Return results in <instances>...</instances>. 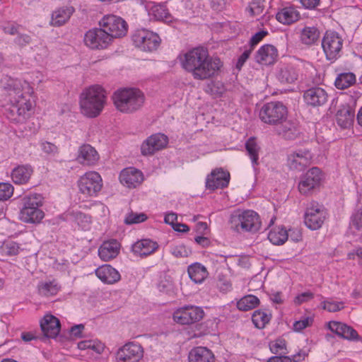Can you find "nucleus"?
<instances>
[{
  "label": "nucleus",
  "instance_id": "f257e3e1",
  "mask_svg": "<svg viewBox=\"0 0 362 362\" xmlns=\"http://www.w3.org/2000/svg\"><path fill=\"white\" fill-rule=\"evenodd\" d=\"M0 84L6 91L9 104L6 113L7 118L14 123L25 122L32 115L35 105L31 100L33 87L25 81L8 76L1 79Z\"/></svg>",
  "mask_w": 362,
  "mask_h": 362
},
{
  "label": "nucleus",
  "instance_id": "f03ea898",
  "mask_svg": "<svg viewBox=\"0 0 362 362\" xmlns=\"http://www.w3.org/2000/svg\"><path fill=\"white\" fill-rule=\"evenodd\" d=\"M180 63L194 79L200 81L214 77L222 66L221 60L211 57L204 47H194L180 54Z\"/></svg>",
  "mask_w": 362,
  "mask_h": 362
},
{
  "label": "nucleus",
  "instance_id": "7ed1b4c3",
  "mask_svg": "<svg viewBox=\"0 0 362 362\" xmlns=\"http://www.w3.org/2000/svg\"><path fill=\"white\" fill-rule=\"evenodd\" d=\"M107 103V93L100 85L90 86L83 90L79 96L81 113L87 117H98Z\"/></svg>",
  "mask_w": 362,
  "mask_h": 362
},
{
  "label": "nucleus",
  "instance_id": "20e7f679",
  "mask_svg": "<svg viewBox=\"0 0 362 362\" xmlns=\"http://www.w3.org/2000/svg\"><path fill=\"white\" fill-rule=\"evenodd\" d=\"M145 95L139 88H125L117 90L112 95L116 109L122 113L132 114L141 110L145 103Z\"/></svg>",
  "mask_w": 362,
  "mask_h": 362
},
{
  "label": "nucleus",
  "instance_id": "39448f33",
  "mask_svg": "<svg viewBox=\"0 0 362 362\" xmlns=\"http://www.w3.org/2000/svg\"><path fill=\"white\" fill-rule=\"evenodd\" d=\"M43 197L40 194L32 193L24 196L22 208L20 210L19 218L25 223H39L45 216L41 209L43 204Z\"/></svg>",
  "mask_w": 362,
  "mask_h": 362
},
{
  "label": "nucleus",
  "instance_id": "423d86ee",
  "mask_svg": "<svg viewBox=\"0 0 362 362\" xmlns=\"http://www.w3.org/2000/svg\"><path fill=\"white\" fill-rule=\"evenodd\" d=\"M230 223L232 228L237 231L257 232L261 226L259 215L254 211L246 210L231 214Z\"/></svg>",
  "mask_w": 362,
  "mask_h": 362
},
{
  "label": "nucleus",
  "instance_id": "0eeeda50",
  "mask_svg": "<svg viewBox=\"0 0 362 362\" xmlns=\"http://www.w3.org/2000/svg\"><path fill=\"white\" fill-rule=\"evenodd\" d=\"M79 192L86 198L95 197L103 187V179L95 171H88L78 180Z\"/></svg>",
  "mask_w": 362,
  "mask_h": 362
},
{
  "label": "nucleus",
  "instance_id": "6e6552de",
  "mask_svg": "<svg viewBox=\"0 0 362 362\" xmlns=\"http://www.w3.org/2000/svg\"><path fill=\"white\" fill-rule=\"evenodd\" d=\"M287 116V108L280 102H270L264 105L259 111L260 119L269 124L279 125Z\"/></svg>",
  "mask_w": 362,
  "mask_h": 362
},
{
  "label": "nucleus",
  "instance_id": "1a4fd4ad",
  "mask_svg": "<svg viewBox=\"0 0 362 362\" xmlns=\"http://www.w3.org/2000/svg\"><path fill=\"white\" fill-rule=\"evenodd\" d=\"M100 26L103 28L110 38H119L127 33V23L119 16L106 15L100 21Z\"/></svg>",
  "mask_w": 362,
  "mask_h": 362
},
{
  "label": "nucleus",
  "instance_id": "9d476101",
  "mask_svg": "<svg viewBox=\"0 0 362 362\" xmlns=\"http://www.w3.org/2000/svg\"><path fill=\"white\" fill-rule=\"evenodd\" d=\"M342 45L343 40L339 33L331 30L325 33L322 40V47L328 60H336L340 56Z\"/></svg>",
  "mask_w": 362,
  "mask_h": 362
},
{
  "label": "nucleus",
  "instance_id": "9b49d317",
  "mask_svg": "<svg viewBox=\"0 0 362 362\" xmlns=\"http://www.w3.org/2000/svg\"><path fill=\"white\" fill-rule=\"evenodd\" d=\"M132 40L136 47L146 52L156 50L160 42L159 36L148 30L141 29L135 31Z\"/></svg>",
  "mask_w": 362,
  "mask_h": 362
},
{
  "label": "nucleus",
  "instance_id": "f8f14e48",
  "mask_svg": "<svg viewBox=\"0 0 362 362\" xmlns=\"http://www.w3.org/2000/svg\"><path fill=\"white\" fill-rule=\"evenodd\" d=\"M322 174L318 168H312L300 177L298 191L301 194L308 195L317 189L322 182Z\"/></svg>",
  "mask_w": 362,
  "mask_h": 362
},
{
  "label": "nucleus",
  "instance_id": "ddd939ff",
  "mask_svg": "<svg viewBox=\"0 0 362 362\" xmlns=\"http://www.w3.org/2000/svg\"><path fill=\"white\" fill-rule=\"evenodd\" d=\"M144 348L137 342L126 343L116 352V362H140L144 357Z\"/></svg>",
  "mask_w": 362,
  "mask_h": 362
},
{
  "label": "nucleus",
  "instance_id": "4468645a",
  "mask_svg": "<svg viewBox=\"0 0 362 362\" xmlns=\"http://www.w3.org/2000/svg\"><path fill=\"white\" fill-rule=\"evenodd\" d=\"M308 66H310L308 62L297 59L293 63L283 65L277 74V78L281 83H293L301 74V69Z\"/></svg>",
  "mask_w": 362,
  "mask_h": 362
},
{
  "label": "nucleus",
  "instance_id": "2eb2a0df",
  "mask_svg": "<svg viewBox=\"0 0 362 362\" xmlns=\"http://www.w3.org/2000/svg\"><path fill=\"white\" fill-rule=\"evenodd\" d=\"M204 312L201 307L187 305L180 308L173 313V320L180 325H190L203 319Z\"/></svg>",
  "mask_w": 362,
  "mask_h": 362
},
{
  "label": "nucleus",
  "instance_id": "dca6fc26",
  "mask_svg": "<svg viewBox=\"0 0 362 362\" xmlns=\"http://www.w3.org/2000/svg\"><path fill=\"white\" fill-rule=\"evenodd\" d=\"M326 215L327 213L323 206L317 202H311L305 214V224L311 230L319 229L322 226Z\"/></svg>",
  "mask_w": 362,
  "mask_h": 362
},
{
  "label": "nucleus",
  "instance_id": "f3484780",
  "mask_svg": "<svg viewBox=\"0 0 362 362\" xmlns=\"http://www.w3.org/2000/svg\"><path fill=\"white\" fill-rule=\"evenodd\" d=\"M112 41L106 31L101 27L100 28L88 30L84 37L86 45L93 49H105L112 44Z\"/></svg>",
  "mask_w": 362,
  "mask_h": 362
},
{
  "label": "nucleus",
  "instance_id": "a211bd4d",
  "mask_svg": "<svg viewBox=\"0 0 362 362\" xmlns=\"http://www.w3.org/2000/svg\"><path fill=\"white\" fill-rule=\"evenodd\" d=\"M313 154L308 149L291 151L287 156V166L290 170L302 171L310 165Z\"/></svg>",
  "mask_w": 362,
  "mask_h": 362
},
{
  "label": "nucleus",
  "instance_id": "6ab92c4d",
  "mask_svg": "<svg viewBox=\"0 0 362 362\" xmlns=\"http://www.w3.org/2000/svg\"><path fill=\"white\" fill-rule=\"evenodd\" d=\"M168 138L163 134L158 133L148 136L141 146V152L144 156H151L168 145Z\"/></svg>",
  "mask_w": 362,
  "mask_h": 362
},
{
  "label": "nucleus",
  "instance_id": "aec40b11",
  "mask_svg": "<svg viewBox=\"0 0 362 362\" xmlns=\"http://www.w3.org/2000/svg\"><path fill=\"white\" fill-rule=\"evenodd\" d=\"M230 181V174L223 169H216L211 172L206 177V187L214 190L227 187Z\"/></svg>",
  "mask_w": 362,
  "mask_h": 362
},
{
  "label": "nucleus",
  "instance_id": "412c9836",
  "mask_svg": "<svg viewBox=\"0 0 362 362\" xmlns=\"http://www.w3.org/2000/svg\"><path fill=\"white\" fill-rule=\"evenodd\" d=\"M100 159V156L94 147L90 144H83L78 149L77 161L87 166L96 165Z\"/></svg>",
  "mask_w": 362,
  "mask_h": 362
},
{
  "label": "nucleus",
  "instance_id": "4be33fe9",
  "mask_svg": "<svg viewBox=\"0 0 362 362\" xmlns=\"http://www.w3.org/2000/svg\"><path fill=\"white\" fill-rule=\"evenodd\" d=\"M119 180L123 185L129 188H136L144 181V175L141 171L134 168H127L120 173Z\"/></svg>",
  "mask_w": 362,
  "mask_h": 362
},
{
  "label": "nucleus",
  "instance_id": "5701e85b",
  "mask_svg": "<svg viewBox=\"0 0 362 362\" xmlns=\"http://www.w3.org/2000/svg\"><path fill=\"white\" fill-rule=\"evenodd\" d=\"M303 98L308 105L318 107L326 103L328 95L322 88L313 87L305 91Z\"/></svg>",
  "mask_w": 362,
  "mask_h": 362
},
{
  "label": "nucleus",
  "instance_id": "b1692460",
  "mask_svg": "<svg viewBox=\"0 0 362 362\" xmlns=\"http://www.w3.org/2000/svg\"><path fill=\"white\" fill-rule=\"evenodd\" d=\"M278 50L272 45H262L255 54V61L263 65L273 64L278 58Z\"/></svg>",
  "mask_w": 362,
  "mask_h": 362
},
{
  "label": "nucleus",
  "instance_id": "393cba45",
  "mask_svg": "<svg viewBox=\"0 0 362 362\" xmlns=\"http://www.w3.org/2000/svg\"><path fill=\"white\" fill-rule=\"evenodd\" d=\"M41 329L47 337L55 338L60 332L59 320L51 314H46L40 320Z\"/></svg>",
  "mask_w": 362,
  "mask_h": 362
},
{
  "label": "nucleus",
  "instance_id": "a878e982",
  "mask_svg": "<svg viewBox=\"0 0 362 362\" xmlns=\"http://www.w3.org/2000/svg\"><path fill=\"white\" fill-rule=\"evenodd\" d=\"M328 329L344 339L348 340H357L359 336L357 332L351 327L340 322L331 321L327 325Z\"/></svg>",
  "mask_w": 362,
  "mask_h": 362
},
{
  "label": "nucleus",
  "instance_id": "bb28decb",
  "mask_svg": "<svg viewBox=\"0 0 362 362\" xmlns=\"http://www.w3.org/2000/svg\"><path fill=\"white\" fill-rule=\"evenodd\" d=\"M75 12L72 6H64L55 9L51 16L49 24L54 27H60L66 24Z\"/></svg>",
  "mask_w": 362,
  "mask_h": 362
},
{
  "label": "nucleus",
  "instance_id": "cd10ccee",
  "mask_svg": "<svg viewBox=\"0 0 362 362\" xmlns=\"http://www.w3.org/2000/svg\"><path fill=\"white\" fill-rule=\"evenodd\" d=\"M97 277L104 284H113L120 280L119 272L110 264H104L95 270Z\"/></svg>",
  "mask_w": 362,
  "mask_h": 362
},
{
  "label": "nucleus",
  "instance_id": "c85d7f7f",
  "mask_svg": "<svg viewBox=\"0 0 362 362\" xmlns=\"http://www.w3.org/2000/svg\"><path fill=\"white\" fill-rule=\"evenodd\" d=\"M158 244L151 239H142L136 242L132 247L133 253L138 257H146L154 253Z\"/></svg>",
  "mask_w": 362,
  "mask_h": 362
},
{
  "label": "nucleus",
  "instance_id": "c756f323",
  "mask_svg": "<svg viewBox=\"0 0 362 362\" xmlns=\"http://www.w3.org/2000/svg\"><path fill=\"white\" fill-rule=\"evenodd\" d=\"M119 247V243L115 240L105 241L99 247L98 255L103 261H110L117 256Z\"/></svg>",
  "mask_w": 362,
  "mask_h": 362
},
{
  "label": "nucleus",
  "instance_id": "7c9ffc66",
  "mask_svg": "<svg viewBox=\"0 0 362 362\" xmlns=\"http://www.w3.org/2000/svg\"><path fill=\"white\" fill-rule=\"evenodd\" d=\"M33 173L30 165H21L16 167L11 172V179L16 185H24L28 182Z\"/></svg>",
  "mask_w": 362,
  "mask_h": 362
},
{
  "label": "nucleus",
  "instance_id": "2f4dec72",
  "mask_svg": "<svg viewBox=\"0 0 362 362\" xmlns=\"http://www.w3.org/2000/svg\"><path fill=\"white\" fill-rule=\"evenodd\" d=\"M276 18L284 25H291L299 20L300 13L294 6H286L279 10Z\"/></svg>",
  "mask_w": 362,
  "mask_h": 362
},
{
  "label": "nucleus",
  "instance_id": "473e14b6",
  "mask_svg": "<svg viewBox=\"0 0 362 362\" xmlns=\"http://www.w3.org/2000/svg\"><path fill=\"white\" fill-rule=\"evenodd\" d=\"M188 359L189 362H215L212 351L203 346L192 349L189 353Z\"/></svg>",
  "mask_w": 362,
  "mask_h": 362
},
{
  "label": "nucleus",
  "instance_id": "72a5a7b5",
  "mask_svg": "<svg viewBox=\"0 0 362 362\" xmlns=\"http://www.w3.org/2000/svg\"><path fill=\"white\" fill-rule=\"evenodd\" d=\"M62 286L56 279H46L39 282L37 291L44 297L56 296L61 290Z\"/></svg>",
  "mask_w": 362,
  "mask_h": 362
},
{
  "label": "nucleus",
  "instance_id": "f704fd0d",
  "mask_svg": "<svg viewBox=\"0 0 362 362\" xmlns=\"http://www.w3.org/2000/svg\"><path fill=\"white\" fill-rule=\"evenodd\" d=\"M276 131L279 135L288 140L295 139L300 134L297 125L286 119L277 126Z\"/></svg>",
  "mask_w": 362,
  "mask_h": 362
},
{
  "label": "nucleus",
  "instance_id": "c9c22d12",
  "mask_svg": "<svg viewBox=\"0 0 362 362\" xmlns=\"http://www.w3.org/2000/svg\"><path fill=\"white\" fill-rule=\"evenodd\" d=\"M355 111L349 105L341 107L337 111L336 119L337 124L342 128L349 127L354 118Z\"/></svg>",
  "mask_w": 362,
  "mask_h": 362
},
{
  "label": "nucleus",
  "instance_id": "e433bc0d",
  "mask_svg": "<svg viewBox=\"0 0 362 362\" xmlns=\"http://www.w3.org/2000/svg\"><path fill=\"white\" fill-rule=\"evenodd\" d=\"M269 240L275 245H281L288 239V232L282 226L272 227L267 235Z\"/></svg>",
  "mask_w": 362,
  "mask_h": 362
},
{
  "label": "nucleus",
  "instance_id": "4c0bfd02",
  "mask_svg": "<svg viewBox=\"0 0 362 362\" xmlns=\"http://www.w3.org/2000/svg\"><path fill=\"white\" fill-rule=\"evenodd\" d=\"M299 37L303 45L310 46L318 41L320 31L315 26H305L300 30Z\"/></svg>",
  "mask_w": 362,
  "mask_h": 362
},
{
  "label": "nucleus",
  "instance_id": "58836bf2",
  "mask_svg": "<svg viewBox=\"0 0 362 362\" xmlns=\"http://www.w3.org/2000/svg\"><path fill=\"white\" fill-rule=\"evenodd\" d=\"M187 272L189 278L196 284H202L208 276L206 267L198 262L189 265Z\"/></svg>",
  "mask_w": 362,
  "mask_h": 362
},
{
  "label": "nucleus",
  "instance_id": "ea45409f",
  "mask_svg": "<svg viewBox=\"0 0 362 362\" xmlns=\"http://www.w3.org/2000/svg\"><path fill=\"white\" fill-rule=\"evenodd\" d=\"M245 148L253 167L259 165V153L260 147L253 137L250 138L245 143Z\"/></svg>",
  "mask_w": 362,
  "mask_h": 362
},
{
  "label": "nucleus",
  "instance_id": "a19ab883",
  "mask_svg": "<svg viewBox=\"0 0 362 362\" xmlns=\"http://www.w3.org/2000/svg\"><path fill=\"white\" fill-rule=\"evenodd\" d=\"M259 304V298L254 295H247L241 298L237 303V308L242 311H247L255 308Z\"/></svg>",
  "mask_w": 362,
  "mask_h": 362
},
{
  "label": "nucleus",
  "instance_id": "79ce46f5",
  "mask_svg": "<svg viewBox=\"0 0 362 362\" xmlns=\"http://www.w3.org/2000/svg\"><path fill=\"white\" fill-rule=\"evenodd\" d=\"M356 83V76L351 72L341 73L337 77L334 84L338 89L347 88Z\"/></svg>",
  "mask_w": 362,
  "mask_h": 362
},
{
  "label": "nucleus",
  "instance_id": "37998d69",
  "mask_svg": "<svg viewBox=\"0 0 362 362\" xmlns=\"http://www.w3.org/2000/svg\"><path fill=\"white\" fill-rule=\"evenodd\" d=\"M105 344L98 339H88L78 343L80 350H92L96 354H101L105 349Z\"/></svg>",
  "mask_w": 362,
  "mask_h": 362
},
{
  "label": "nucleus",
  "instance_id": "c03bdc74",
  "mask_svg": "<svg viewBox=\"0 0 362 362\" xmlns=\"http://www.w3.org/2000/svg\"><path fill=\"white\" fill-rule=\"evenodd\" d=\"M20 245L13 241H5L0 247V253L3 257L16 256L21 251Z\"/></svg>",
  "mask_w": 362,
  "mask_h": 362
},
{
  "label": "nucleus",
  "instance_id": "a18cd8bd",
  "mask_svg": "<svg viewBox=\"0 0 362 362\" xmlns=\"http://www.w3.org/2000/svg\"><path fill=\"white\" fill-rule=\"evenodd\" d=\"M271 317L270 313L257 310L254 312L252 320L256 327L262 329L269 322Z\"/></svg>",
  "mask_w": 362,
  "mask_h": 362
},
{
  "label": "nucleus",
  "instance_id": "49530a36",
  "mask_svg": "<svg viewBox=\"0 0 362 362\" xmlns=\"http://www.w3.org/2000/svg\"><path fill=\"white\" fill-rule=\"evenodd\" d=\"M349 229L354 235H362V207L352 215Z\"/></svg>",
  "mask_w": 362,
  "mask_h": 362
},
{
  "label": "nucleus",
  "instance_id": "de8ad7c7",
  "mask_svg": "<svg viewBox=\"0 0 362 362\" xmlns=\"http://www.w3.org/2000/svg\"><path fill=\"white\" fill-rule=\"evenodd\" d=\"M305 352H299L297 354H294L291 356H272L270 357L267 362H300L303 361L305 358Z\"/></svg>",
  "mask_w": 362,
  "mask_h": 362
},
{
  "label": "nucleus",
  "instance_id": "09e8293b",
  "mask_svg": "<svg viewBox=\"0 0 362 362\" xmlns=\"http://www.w3.org/2000/svg\"><path fill=\"white\" fill-rule=\"evenodd\" d=\"M74 220L77 225L84 230H87L90 227L91 218L87 214L79 211L74 212L73 214Z\"/></svg>",
  "mask_w": 362,
  "mask_h": 362
},
{
  "label": "nucleus",
  "instance_id": "8fccbe9b",
  "mask_svg": "<svg viewBox=\"0 0 362 362\" xmlns=\"http://www.w3.org/2000/svg\"><path fill=\"white\" fill-rule=\"evenodd\" d=\"M322 308L330 313L340 311L344 308L343 301H336L332 298L324 300L321 303Z\"/></svg>",
  "mask_w": 362,
  "mask_h": 362
},
{
  "label": "nucleus",
  "instance_id": "3c124183",
  "mask_svg": "<svg viewBox=\"0 0 362 362\" xmlns=\"http://www.w3.org/2000/svg\"><path fill=\"white\" fill-rule=\"evenodd\" d=\"M269 349L274 354H286V341L284 339L278 338L269 343Z\"/></svg>",
  "mask_w": 362,
  "mask_h": 362
},
{
  "label": "nucleus",
  "instance_id": "603ef678",
  "mask_svg": "<svg viewBox=\"0 0 362 362\" xmlns=\"http://www.w3.org/2000/svg\"><path fill=\"white\" fill-rule=\"evenodd\" d=\"M40 150L49 157H54L59 153V148L54 144L41 140L39 142Z\"/></svg>",
  "mask_w": 362,
  "mask_h": 362
},
{
  "label": "nucleus",
  "instance_id": "864d4df0",
  "mask_svg": "<svg viewBox=\"0 0 362 362\" xmlns=\"http://www.w3.org/2000/svg\"><path fill=\"white\" fill-rule=\"evenodd\" d=\"M313 323V317L310 316H303L299 320H296L293 324V329L299 332L304 329L310 327Z\"/></svg>",
  "mask_w": 362,
  "mask_h": 362
},
{
  "label": "nucleus",
  "instance_id": "5fc2aeb1",
  "mask_svg": "<svg viewBox=\"0 0 362 362\" xmlns=\"http://www.w3.org/2000/svg\"><path fill=\"white\" fill-rule=\"evenodd\" d=\"M147 219V216L144 213H134L129 212L126 215L124 223L126 224H135L145 221Z\"/></svg>",
  "mask_w": 362,
  "mask_h": 362
},
{
  "label": "nucleus",
  "instance_id": "6e6d98bb",
  "mask_svg": "<svg viewBox=\"0 0 362 362\" xmlns=\"http://www.w3.org/2000/svg\"><path fill=\"white\" fill-rule=\"evenodd\" d=\"M170 252L174 257L181 258L188 257L192 253V251L185 245L179 244L173 246L170 249Z\"/></svg>",
  "mask_w": 362,
  "mask_h": 362
},
{
  "label": "nucleus",
  "instance_id": "4d7b16f0",
  "mask_svg": "<svg viewBox=\"0 0 362 362\" xmlns=\"http://www.w3.org/2000/svg\"><path fill=\"white\" fill-rule=\"evenodd\" d=\"M14 188L13 185L8 182L0 183V200H7L13 194Z\"/></svg>",
  "mask_w": 362,
  "mask_h": 362
},
{
  "label": "nucleus",
  "instance_id": "13d9d810",
  "mask_svg": "<svg viewBox=\"0 0 362 362\" xmlns=\"http://www.w3.org/2000/svg\"><path fill=\"white\" fill-rule=\"evenodd\" d=\"M263 6L259 2H251L246 8L250 16L257 17L263 12Z\"/></svg>",
  "mask_w": 362,
  "mask_h": 362
},
{
  "label": "nucleus",
  "instance_id": "bf43d9fd",
  "mask_svg": "<svg viewBox=\"0 0 362 362\" xmlns=\"http://www.w3.org/2000/svg\"><path fill=\"white\" fill-rule=\"evenodd\" d=\"M314 298V293L310 291H306L297 295L293 299L296 305H300L306 303Z\"/></svg>",
  "mask_w": 362,
  "mask_h": 362
},
{
  "label": "nucleus",
  "instance_id": "052dcab7",
  "mask_svg": "<svg viewBox=\"0 0 362 362\" xmlns=\"http://www.w3.org/2000/svg\"><path fill=\"white\" fill-rule=\"evenodd\" d=\"M268 35V32L266 30H262L255 35H253L250 40V47L255 48V47L260 42L264 37Z\"/></svg>",
  "mask_w": 362,
  "mask_h": 362
},
{
  "label": "nucleus",
  "instance_id": "680f3d73",
  "mask_svg": "<svg viewBox=\"0 0 362 362\" xmlns=\"http://www.w3.org/2000/svg\"><path fill=\"white\" fill-rule=\"evenodd\" d=\"M253 47H249V48H246L245 51L243 52V54L239 57L236 66L238 69H240L241 67L243 66L245 62L249 58L250 54L252 53L253 50Z\"/></svg>",
  "mask_w": 362,
  "mask_h": 362
},
{
  "label": "nucleus",
  "instance_id": "e2e57ef3",
  "mask_svg": "<svg viewBox=\"0 0 362 362\" xmlns=\"http://www.w3.org/2000/svg\"><path fill=\"white\" fill-rule=\"evenodd\" d=\"M152 11L157 20H163L167 17V12L162 6H156L152 8Z\"/></svg>",
  "mask_w": 362,
  "mask_h": 362
},
{
  "label": "nucleus",
  "instance_id": "0e129e2a",
  "mask_svg": "<svg viewBox=\"0 0 362 362\" xmlns=\"http://www.w3.org/2000/svg\"><path fill=\"white\" fill-rule=\"evenodd\" d=\"M349 259H355L356 257L358 259V264H362V247H357L352 251L349 252L347 255Z\"/></svg>",
  "mask_w": 362,
  "mask_h": 362
},
{
  "label": "nucleus",
  "instance_id": "69168bd1",
  "mask_svg": "<svg viewBox=\"0 0 362 362\" xmlns=\"http://www.w3.org/2000/svg\"><path fill=\"white\" fill-rule=\"evenodd\" d=\"M84 329V325L82 324L75 325L71 328L70 333L71 336L76 338L82 337V332Z\"/></svg>",
  "mask_w": 362,
  "mask_h": 362
},
{
  "label": "nucleus",
  "instance_id": "338daca9",
  "mask_svg": "<svg viewBox=\"0 0 362 362\" xmlns=\"http://www.w3.org/2000/svg\"><path fill=\"white\" fill-rule=\"evenodd\" d=\"M303 7L308 9H313L317 7L320 0H299Z\"/></svg>",
  "mask_w": 362,
  "mask_h": 362
},
{
  "label": "nucleus",
  "instance_id": "774afa93",
  "mask_svg": "<svg viewBox=\"0 0 362 362\" xmlns=\"http://www.w3.org/2000/svg\"><path fill=\"white\" fill-rule=\"evenodd\" d=\"M288 237L295 243L299 242L302 239L301 233L298 229L291 230L288 233Z\"/></svg>",
  "mask_w": 362,
  "mask_h": 362
}]
</instances>
